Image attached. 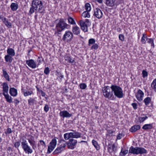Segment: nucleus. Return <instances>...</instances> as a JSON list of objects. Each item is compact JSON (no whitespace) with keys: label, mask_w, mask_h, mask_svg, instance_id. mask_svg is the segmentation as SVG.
Segmentation results:
<instances>
[{"label":"nucleus","mask_w":156,"mask_h":156,"mask_svg":"<svg viewBox=\"0 0 156 156\" xmlns=\"http://www.w3.org/2000/svg\"><path fill=\"white\" fill-rule=\"evenodd\" d=\"M12 132V131L10 128H8L7 130V132L5 133L6 134L7 133L8 134L11 133Z\"/></svg>","instance_id":"60"},{"label":"nucleus","mask_w":156,"mask_h":156,"mask_svg":"<svg viewBox=\"0 0 156 156\" xmlns=\"http://www.w3.org/2000/svg\"><path fill=\"white\" fill-rule=\"evenodd\" d=\"M104 96L106 98L109 99L113 100L115 98V97L113 95L112 90H110L109 87L105 86L102 89Z\"/></svg>","instance_id":"4"},{"label":"nucleus","mask_w":156,"mask_h":156,"mask_svg":"<svg viewBox=\"0 0 156 156\" xmlns=\"http://www.w3.org/2000/svg\"><path fill=\"white\" fill-rule=\"evenodd\" d=\"M37 146L38 147V149L41 150V151H42V150L45 148L46 145L45 142L43 140H41L39 141V143L38 144Z\"/></svg>","instance_id":"17"},{"label":"nucleus","mask_w":156,"mask_h":156,"mask_svg":"<svg viewBox=\"0 0 156 156\" xmlns=\"http://www.w3.org/2000/svg\"><path fill=\"white\" fill-rule=\"evenodd\" d=\"M143 77V78L147 77L148 75L147 72L144 70H143L142 72Z\"/></svg>","instance_id":"52"},{"label":"nucleus","mask_w":156,"mask_h":156,"mask_svg":"<svg viewBox=\"0 0 156 156\" xmlns=\"http://www.w3.org/2000/svg\"><path fill=\"white\" fill-rule=\"evenodd\" d=\"M66 146V144H61L60 146L58 147L53 152L54 154L60 153L62 151L64 150Z\"/></svg>","instance_id":"9"},{"label":"nucleus","mask_w":156,"mask_h":156,"mask_svg":"<svg viewBox=\"0 0 156 156\" xmlns=\"http://www.w3.org/2000/svg\"><path fill=\"white\" fill-rule=\"evenodd\" d=\"M79 86L80 89H85L87 87V85L85 83H81L80 84Z\"/></svg>","instance_id":"49"},{"label":"nucleus","mask_w":156,"mask_h":156,"mask_svg":"<svg viewBox=\"0 0 156 156\" xmlns=\"http://www.w3.org/2000/svg\"><path fill=\"white\" fill-rule=\"evenodd\" d=\"M144 93L140 90H139L136 94V97L137 99L140 101L143 100V98L144 97Z\"/></svg>","instance_id":"15"},{"label":"nucleus","mask_w":156,"mask_h":156,"mask_svg":"<svg viewBox=\"0 0 156 156\" xmlns=\"http://www.w3.org/2000/svg\"><path fill=\"white\" fill-rule=\"evenodd\" d=\"M86 11L89 12L91 10L90 5L89 3H87L85 5Z\"/></svg>","instance_id":"43"},{"label":"nucleus","mask_w":156,"mask_h":156,"mask_svg":"<svg viewBox=\"0 0 156 156\" xmlns=\"http://www.w3.org/2000/svg\"><path fill=\"white\" fill-rule=\"evenodd\" d=\"M95 41L94 39L93 38H91L88 41V45L90 46L91 44H95Z\"/></svg>","instance_id":"47"},{"label":"nucleus","mask_w":156,"mask_h":156,"mask_svg":"<svg viewBox=\"0 0 156 156\" xmlns=\"http://www.w3.org/2000/svg\"><path fill=\"white\" fill-rule=\"evenodd\" d=\"M14 144V147L18 149L20 145V141H18L15 142Z\"/></svg>","instance_id":"50"},{"label":"nucleus","mask_w":156,"mask_h":156,"mask_svg":"<svg viewBox=\"0 0 156 156\" xmlns=\"http://www.w3.org/2000/svg\"><path fill=\"white\" fill-rule=\"evenodd\" d=\"M43 59L42 57H38L37 59V62H38L37 64L38 65H39L40 63L41 62L42 60H43Z\"/></svg>","instance_id":"59"},{"label":"nucleus","mask_w":156,"mask_h":156,"mask_svg":"<svg viewBox=\"0 0 156 156\" xmlns=\"http://www.w3.org/2000/svg\"><path fill=\"white\" fill-rule=\"evenodd\" d=\"M152 88L156 91V78L154 80L151 85Z\"/></svg>","instance_id":"39"},{"label":"nucleus","mask_w":156,"mask_h":156,"mask_svg":"<svg viewBox=\"0 0 156 156\" xmlns=\"http://www.w3.org/2000/svg\"><path fill=\"white\" fill-rule=\"evenodd\" d=\"M35 11H37L35 12L44 13V9L43 5L42 2L39 0H33L31 3V7L30 9L29 15H31Z\"/></svg>","instance_id":"1"},{"label":"nucleus","mask_w":156,"mask_h":156,"mask_svg":"<svg viewBox=\"0 0 156 156\" xmlns=\"http://www.w3.org/2000/svg\"><path fill=\"white\" fill-rule=\"evenodd\" d=\"M64 137L65 140H68L71 138V133H66L64 134Z\"/></svg>","instance_id":"33"},{"label":"nucleus","mask_w":156,"mask_h":156,"mask_svg":"<svg viewBox=\"0 0 156 156\" xmlns=\"http://www.w3.org/2000/svg\"><path fill=\"white\" fill-rule=\"evenodd\" d=\"M147 42L149 43H151V46H154V41L152 38L148 39Z\"/></svg>","instance_id":"58"},{"label":"nucleus","mask_w":156,"mask_h":156,"mask_svg":"<svg viewBox=\"0 0 156 156\" xmlns=\"http://www.w3.org/2000/svg\"><path fill=\"white\" fill-rule=\"evenodd\" d=\"M5 58L6 62L11 63L12 61L13 58L11 56L7 55L5 56Z\"/></svg>","instance_id":"30"},{"label":"nucleus","mask_w":156,"mask_h":156,"mask_svg":"<svg viewBox=\"0 0 156 156\" xmlns=\"http://www.w3.org/2000/svg\"><path fill=\"white\" fill-rule=\"evenodd\" d=\"M81 22H79V23L81 27V29L84 32L87 31L88 26L84 24V23H81Z\"/></svg>","instance_id":"24"},{"label":"nucleus","mask_w":156,"mask_h":156,"mask_svg":"<svg viewBox=\"0 0 156 156\" xmlns=\"http://www.w3.org/2000/svg\"><path fill=\"white\" fill-rule=\"evenodd\" d=\"M18 5L15 3H12L10 5V8L13 11H16L18 8Z\"/></svg>","instance_id":"28"},{"label":"nucleus","mask_w":156,"mask_h":156,"mask_svg":"<svg viewBox=\"0 0 156 156\" xmlns=\"http://www.w3.org/2000/svg\"><path fill=\"white\" fill-rule=\"evenodd\" d=\"M28 104L29 105H34L36 101L35 98H30L28 100Z\"/></svg>","instance_id":"31"},{"label":"nucleus","mask_w":156,"mask_h":156,"mask_svg":"<svg viewBox=\"0 0 156 156\" xmlns=\"http://www.w3.org/2000/svg\"><path fill=\"white\" fill-rule=\"evenodd\" d=\"M72 31L74 34L77 35L80 33V29L79 27L77 26L73 27L72 28Z\"/></svg>","instance_id":"21"},{"label":"nucleus","mask_w":156,"mask_h":156,"mask_svg":"<svg viewBox=\"0 0 156 156\" xmlns=\"http://www.w3.org/2000/svg\"><path fill=\"white\" fill-rule=\"evenodd\" d=\"M124 136V135H123L122 133H119L117 136V139L118 140H120L121 139V138L122 137H123Z\"/></svg>","instance_id":"56"},{"label":"nucleus","mask_w":156,"mask_h":156,"mask_svg":"<svg viewBox=\"0 0 156 156\" xmlns=\"http://www.w3.org/2000/svg\"><path fill=\"white\" fill-rule=\"evenodd\" d=\"M3 75L4 77L6 79H7L9 81V76L7 73L6 71L4 69H3Z\"/></svg>","instance_id":"38"},{"label":"nucleus","mask_w":156,"mask_h":156,"mask_svg":"<svg viewBox=\"0 0 156 156\" xmlns=\"http://www.w3.org/2000/svg\"><path fill=\"white\" fill-rule=\"evenodd\" d=\"M87 11L84 12L82 14V16L84 18H89L90 17V14Z\"/></svg>","instance_id":"41"},{"label":"nucleus","mask_w":156,"mask_h":156,"mask_svg":"<svg viewBox=\"0 0 156 156\" xmlns=\"http://www.w3.org/2000/svg\"><path fill=\"white\" fill-rule=\"evenodd\" d=\"M55 147H53V146H50V145H49L48 147V149L47 151V154L50 153L54 149Z\"/></svg>","instance_id":"42"},{"label":"nucleus","mask_w":156,"mask_h":156,"mask_svg":"<svg viewBox=\"0 0 156 156\" xmlns=\"http://www.w3.org/2000/svg\"><path fill=\"white\" fill-rule=\"evenodd\" d=\"M56 75L58 76L57 79L60 82L62 81V79L63 78L64 76L60 73L57 72Z\"/></svg>","instance_id":"36"},{"label":"nucleus","mask_w":156,"mask_h":156,"mask_svg":"<svg viewBox=\"0 0 156 156\" xmlns=\"http://www.w3.org/2000/svg\"><path fill=\"white\" fill-rule=\"evenodd\" d=\"M108 133L109 134H112L113 133H114V132L112 131V130H109L108 131Z\"/></svg>","instance_id":"64"},{"label":"nucleus","mask_w":156,"mask_h":156,"mask_svg":"<svg viewBox=\"0 0 156 156\" xmlns=\"http://www.w3.org/2000/svg\"><path fill=\"white\" fill-rule=\"evenodd\" d=\"M50 71L49 68L48 67H47L45 68L44 69V73L45 74L48 75Z\"/></svg>","instance_id":"51"},{"label":"nucleus","mask_w":156,"mask_h":156,"mask_svg":"<svg viewBox=\"0 0 156 156\" xmlns=\"http://www.w3.org/2000/svg\"><path fill=\"white\" fill-rule=\"evenodd\" d=\"M3 95L4 96L5 99L7 102L9 103H11L12 102V98L11 96L7 94L2 93Z\"/></svg>","instance_id":"23"},{"label":"nucleus","mask_w":156,"mask_h":156,"mask_svg":"<svg viewBox=\"0 0 156 156\" xmlns=\"http://www.w3.org/2000/svg\"><path fill=\"white\" fill-rule=\"evenodd\" d=\"M2 86L3 91L5 94H7L8 93L9 90V86L8 84L6 83H4L2 85Z\"/></svg>","instance_id":"19"},{"label":"nucleus","mask_w":156,"mask_h":156,"mask_svg":"<svg viewBox=\"0 0 156 156\" xmlns=\"http://www.w3.org/2000/svg\"><path fill=\"white\" fill-rule=\"evenodd\" d=\"M98 47V45L97 44H94L91 48V49H97Z\"/></svg>","instance_id":"53"},{"label":"nucleus","mask_w":156,"mask_h":156,"mask_svg":"<svg viewBox=\"0 0 156 156\" xmlns=\"http://www.w3.org/2000/svg\"><path fill=\"white\" fill-rule=\"evenodd\" d=\"M57 144V141L55 138L53 139L50 142L49 145L55 147Z\"/></svg>","instance_id":"35"},{"label":"nucleus","mask_w":156,"mask_h":156,"mask_svg":"<svg viewBox=\"0 0 156 156\" xmlns=\"http://www.w3.org/2000/svg\"><path fill=\"white\" fill-rule=\"evenodd\" d=\"M147 39V38L146 36H145V34H143V36L141 38V41L143 44H145L146 43L145 39Z\"/></svg>","instance_id":"44"},{"label":"nucleus","mask_w":156,"mask_h":156,"mask_svg":"<svg viewBox=\"0 0 156 156\" xmlns=\"http://www.w3.org/2000/svg\"><path fill=\"white\" fill-rule=\"evenodd\" d=\"M79 22H82V23H84L85 25H86L87 26H89L90 25V22L89 20L88 19L86 20L85 22H84L82 20H81Z\"/></svg>","instance_id":"48"},{"label":"nucleus","mask_w":156,"mask_h":156,"mask_svg":"<svg viewBox=\"0 0 156 156\" xmlns=\"http://www.w3.org/2000/svg\"><path fill=\"white\" fill-rule=\"evenodd\" d=\"M140 126L139 125H135L132 126L130 129V131L132 132H135L140 129Z\"/></svg>","instance_id":"25"},{"label":"nucleus","mask_w":156,"mask_h":156,"mask_svg":"<svg viewBox=\"0 0 156 156\" xmlns=\"http://www.w3.org/2000/svg\"><path fill=\"white\" fill-rule=\"evenodd\" d=\"M14 102L16 105H17L19 103L20 101L18 99H15L14 100Z\"/></svg>","instance_id":"61"},{"label":"nucleus","mask_w":156,"mask_h":156,"mask_svg":"<svg viewBox=\"0 0 156 156\" xmlns=\"http://www.w3.org/2000/svg\"><path fill=\"white\" fill-rule=\"evenodd\" d=\"M21 144L22 148L25 153H27L28 154H29L33 152V151L32 149L29 146L26 140H23Z\"/></svg>","instance_id":"6"},{"label":"nucleus","mask_w":156,"mask_h":156,"mask_svg":"<svg viewBox=\"0 0 156 156\" xmlns=\"http://www.w3.org/2000/svg\"><path fill=\"white\" fill-rule=\"evenodd\" d=\"M144 101L146 105L148 106L149 104L151 105L150 106H151L152 105V103L151 101V98L150 97H147L144 100Z\"/></svg>","instance_id":"20"},{"label":"nucleus","mask_w":156,"mask_h":156,"mask_svg":"<svg viewBox=\"0 0 156 156\" xmlns=\"http://www.w3.org/2000/svg\"><path fill=\"white\" fill-rule=\"evenodd\" d=\"M49 107L48 105L47 104H46L44 107V111L47 112L49 111Z\"/></svg>","instance_id":"54"},{"label":"nucleus","mask_w":156,"mask_h":156,"mask_svg":"<svg viewBox=\"0 0 156 156\" xmlns=\"http://www.w3.org/2000/svg\"><path fill=\"white\" fill-rule=\"evenodd\" d=\"M59 115L60 116L62 117L63 118H70L72 116V114L69 113L67 111L64 110L60 111L59 113Z\"/></svg>","instance_id":"14"},{"label":"nucleus","mask_w":156,"mask_h":156,"mask_svg":"<svg viewBox=\"0 0 156 156\" xmlns=\"http://www.w3.org/2000/svg\"><path fill=\"white\" fill-rule=\"evenodd\" d=\"M27 140L29 143L32 146V149L35 150L34 146L35 145V141L34 140V137L32 136H31L30 138L28 139Z\"/></svg>","instance_id":"18"},{"label":"nucleus","mask_w":156,"mask_h":156,"mask_svg":"<svg viewBox=\"0 0 156 156\" xmlns=\"http://www.w3.org/2000/svg\"><path fill=\"white\" fill-rule=\"evenodd\" d=\"M153 125L152 124H145L142 127V128L144 130H147L150 129L152 128Z\"/></svg>","instance_id":"27"},{"label":"nucleus","mask_w":156,"mask_h":156,"mask_svg":"<svg viewBox=\"0 0 156 156\" xmlns=\"http://www.w3.org/2000/svg\"><path fill=\"white\" fill-rule=\"evenodd\" d=\"M40 92L41 93V96H42V97H44L45 96V93L42 90H40Z\"/></svg>","instance_id":"62"},{"label":"nucleus","mask_w":156,"mask_h":156,"mask_svg":"<svg viewBox=\"0 0 156 156\" xmlns=\"http://www.w3.org/2000/svg\"><path fill=\"white\" fill-rule=\"evenodd\" d=\"M73 35L71 32L69 31H66L63 35L62 40L64 41H70L73 38Z\"/></svg>","instance_id":"7"},{"label":"nucleus","mask_w":156,"mask_h":156,"mask_svg":"<svg viewBox=\"0 0 156 156\" xmlns=\"http://www.w3.org/2000/svg\"><path fill=\"white\" fill-rule=\"evenodd\" d=\"M56 23L55 31V35L59 36L61 32L66 29H68L69 25L66 22L64 19L61 18L59 20H56Z\"/></svg>","instance_id":"2"},{"label":"nucleus","mask_w":156,"mask_h":156,"mask_svg":"<svg viewBox=\"0 0 156 156\" xmlns=\"http://www.w3.org/2000/svg\"><path fill=\"white\" fill-rule=\"evenodd\" d=\"M2 22L8 28H11L12 27L11 23L9 22L6 18L4 19V21Z\"/></svg>","instance_id":"26"},{"label":"nucleus","mask_w":156,"mask_h":156,"mask_svg":"<svg viewBox=\"0 0 156 156\" xmlns=\"http://www.w3.org/2000/svg\"><path fill=\"white\" fill-rule=\"evenodd\" d=\"M26 63L30 67L33 69L35 68L37 66V64L34 60L31 59L26 61Z\"/></svg>","instance_id":"13"},{"label":"nucleus","mask_w":156,"mask_h":156,"mask_svg":"<svg viewBox=\"0 0 156 156\" xmlns=\"http://www.w3.org/2000/svg\"><path fill=\"white\" fill-rule=\"evenodd\" d=\"M105 4L108 6L112 7L117 6L116 0H105Z\"/></svg>","instance_id":"12"},{"label":"nucleus","mask_w":156,"mask_h":156,"mask_svg":"<svg viewBox=\"0 0 156 156\" xmlns=\"http://www.w3.org/2000/svg\"><path fill=\"white\" fill-rule=\"evenodd\" d=\"M131 105L133 106L134 109L136 110L137 109L138 105L136 103H133L131 104Z\"/></svg>","instance_id":"57"},{"label":"nucleus","mask_w":156,"mask_h":156,"mask_svg":"<svg viewBox=\"0 0 156 156\" xmlns=\"http://www.w3.org/2000/svg\"><path fill=\"white\" fill-rule=\"evenodd\" d=\"M68 20L69 23L71 24L74 25L76 23L74 19L71 17H69L68 18Z\"/></svg>","instance_id":"37"},{"label":"nucleus","mask_w":156,"mask_h":156,"mask_svg":"<svg viewBox=\"0 0 156 156\" xmlns=\"http://www.w3.org/2000/svg\"><path fill=\"white\" fill-rule=\"evenodd\" d=\"M77 143L76 140L71 138L65 144H66V145H67V147L69 149H74L75 146L76 145Z\"/></svg>","instance_id":"8"},{"label":"nucleus","mask_w":156,"mask_h":156,"mask_svg":"<svg viewBox=\"0 0 156 156\" xmlns=\"http://www.w3.org/2000/svg\"><path fill=\"white\" fill-rule=\"evenodd\" d=\"M9 93L12 96L15 97L17 95V90L14 88H11L9 90Z\"/></svg>","instance_id":"22"},{"label":"nucleus","mask_w":156,"mask_h":156,"mask_svg":"<svg viewBox=\"0 0 156 156\" xmlns=\"http://www.w3.org/2000/svg\"><path fill=\"white\" fill-rule=\"evenodd\" d=\"M147 152V151L144 148L142 147H134L131 146L130 147L129 150V153L136 154H146Z\"/></svg>","instance_id":"5"},{"label":"nucleus","mask_w":156,"mask_h":156,"mask_svg":"<svg viewBox=\"0 0 156 156\" xmlns=\"http://www.w3.org/2000/svg\"><path fill=\"white\" fill-rule=\"evenodd\" d=\"M122 150L123 149L122 148L120 153V155L123 156L127 154L128 152V150H126L123 151Z\"/></svg>","instance_id":"45"},{"label":"nucleus","mask_w":156,"mask_h":156,"mask_svg":"<svg viewBox=\"0 0 156 156\" xmlns=\"http://www.w3.org/2000/svg\"><path fill=\"white\" fill-rule=\"evenodd\" d=\"M110 88L113 92L114 96L118 98H122L123 97V91L122 88L120 87L112 85L110 87Z\"/></svg>","instance_id":"3"},{"label":"nucleus","mask_w":156,"mask_h":156,"mask_svg":"<svg viewBox=\"0 0 156 156\" xmlns=\"http://www.w3.org/2000/svg\"><path fill=\"white\" fill-rule=\"evenodd\" d=\"M119 39L123 41H124V36L122 34H120L119 35Z\"/></svg>","instance_id":"55"},{"label":"nucleus","mask_w":156,"mask_h":156,"mask_svg":"<svg viewBox=\"0 0 156 156\" xmlns=\"http://www.w3.org/2000/svg\"><path fill=\"white\" fill-rule=\"evenodd\" d=\"M92 143L94 147L97 150H98L100 149V147L98 144L97 142L95 140H93L92 141Z\"/></svg>","instance_id":"32"},{"label":"nucleus","mask_w":156,"mask_h":156,"mask_svg":"<svg viewBox=\"0 0 156 156\" xmlns=\"http://www.w3.org/2000/svg\"><path fill=\"white\" fill-rule=\"evenodd\" d=\"M102 12L100 9L96 8L94 9V15L97 18H101L102 17Z\"/></svg>","instance_id":"11"},{"label":"nucleus","mask_w":156,"mask_h":156,"mask_svg":"<svg viewBox=\"0 0 156 156\" xmlns=\"http://www.w3.org/2000/svg\"><path fill=\"white\" fill-rule=\"evenodd\" d=\"M3 28L0 25V34L3 33Z\"/></svg>","instance_id":"63"},{"label":"nucleus","mask_w":156,"mask_h":156,"mask_svg":"<svg viewBox=\"0 0 156 156\" xmlns=\"http://www.w3.org/2000/svg\"><path fill=\"white\" fill-rule=\"evenodd\" d=\"M148 118V117L147 116H145L144 117H140L139 118V122L141 123L143 122L145 120L147 119Z\"/></svg>","instance_id":"46"},{"label":"nucleus","mask_w":156,"mask_h":156,"mask_svg":"<svg viewBox=\"0 0 156 156\" xmlns=\"http://www.w3.org/2000/svg\"><path fill=\"white\" fill-rule=\"evenodd\" d=\"M66 60L68 62L71 64H73L74 62V59L69 57H67Z\"/></svg>","instance_id":"40"},{"label":"nucleus","mask_w":156,"mask_h":156,"mask_svg":"<svg viewBox=\"0 0 156 156\" xmlns=\"http://www.w3.org/2000/svg\"><path fill=\"white\" fill-rule=\"evenodd\" d=\"M8 55L11 56H14L15 55V52L14 49L12 48H8L7 51Z\"/></svg>","instance_id":"29"},{"label":"nucleus","mask_w":156,"mask_h":156,"mask_svg":"<svg viewBox=\"0 0 156 156\" xmlns=\"http://www.w3.org/2000/svg\"><path fill=\"white\" fill-rule=\"evenodd\" d=\"M23 89H22V90L23 93V95L25 97H26L29 95H30L33 93V91H32L26 90L25 91H23Z\"/></svg>","instance_id":"34"},{"label":"nucleus","mask_w":156,"mask_h":156,"mask_svg":"<svg viewBox=\"0 0 156 156\" xmlns=\"http://www.w3.org/2000/svg\"><path fill=\"white\" fill-rule=\"evenodd\" d=\"M71 131L73 132H71L72 138H78L81 137V133L73 130H72Z\"/></svg>","instance_id":"16"},{"label":"nucleus","mask_w":156,"mask_h":156,"mask_svg":"<svg viewBox=\"0 0 156 156\" xmlns=\"http://www.w3.org/2000/svg\"><path fill=\"white\" fill-rule=\"evenodd\" d=\"M117 146L114 144L112 145L108 144V150L110 153L115 154L117 151Z\"/></svg>","instance_id":"10"}]
</instances>
